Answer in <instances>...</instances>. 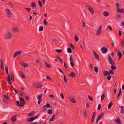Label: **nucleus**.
<instances>
[{
    "mask_svg": "<svg viewBox=\"0 0 124 124\" xmlns=\"http://www.w3.org/2000/svg\"><path fill=\"white\" fill-rule=\"evenodd\" d=\"M46 107L47 108H50L51 105L49 103H47L46 105H44L43 107V109L42 110V111L43 112H45L47 110Z\"/></svg>",
    "mask_w": 124,
    "mask_h": 124,
    "instance_id": "4",
    "label": "nucleus"
},
{
    "mask_svg": "<svg viewBox=\"0 0 124 124\" xmlns=\"http://www.w3.org/2000/svg\"><path fill=\"white\" fill-rule=\"evenodd\" d=\"M3 101L4 103L8 104V101L5 99H3Z\"/></svg>",
    "mask_w": 124,
    "mask_h": 124,
    "instance_id": "51",
    "label": "nucleus"
},
{
    "mask_svg": "<svg viewBox=\"0 0 124 124\" xmlns=\"http://www.w3.org/2000/svg\"><path fill=\"white\" fill-rule=\"evenodd\" d=\"M35 113V111H33L28 114V116H32Z\"/></svg>",
    "mask_w": 124,
    "mask_h": 124,
    "instance_id": "18",
    "label": "nucleus"
},
{
    "mask_svg": "<svg viewBox=\"0 0 124 124\" xmlns=\"http://www.w3.org/2000/svg\"><path fill=\"white\" fill-rule=\"evenodd\" d=\"M109 72V75H110V74H112L113 75H114V73L113 71L112 70H110Z\"/></svg>",
    "mask_w": 124,
    "mask_h": 124,
    "instance_id": "32",
    "label": "nucleus"
},
{
    "mask_svg": "<svg viewBox=\"0 0 124 124\" xmlns=\"http://www.w3.org/2000/svg\"><path fill=\"white\" fill-rule=\"evenodd\" d=\"M87 8L88 10L89 11L90 13L92 14H93L94 13V11L93 9L89 6H87Z\"/></svg>",
    "mask_w": 124,
    "mask_h": 124,
    "instance_id": "9",
    "label": "nucleus"
},
{
    "mask_svg": "<svg viewBox=\"0 0 124 124\" xmlns=\"http://www.w3.org/2000/svg\"><path fill=\"white\" fill-rule=\"evenodd\" d=\"M19 72L20 74V75L22 76V77L23 78V72L22 71L20 70H19Z\"/></svg>",
    "mask_w": 124,
    "mask_h": 124,
    "instance_id": "41",
    "label": "nucleus"
},
{
    "mask_svg": "<svg viewBox=\"0 0 124 124\" xmlns=\"http://www.w3.org/2000/svg\"><path fill=\"white\" fill-rule=\"evenodd\" d=\"M108 60V61L109 62H110V61L112 60V59L110 55H108L107 58Z\"/></svg>",
    "mask_w": 124,
    "mask_h": 124,
    "instance_id": "27",
    "label": "nucleus"
},
{
    "mask_svg": "<svg viewBox=\"0 0 124 124\" xmlns=\"http://www.w3.org/2000/svg\"><path fill=\"white\" fill-rule=\"evenodd\" d=\"M0 62L1 63V69L3 70H4V67L3 66V61L2 60H0Z\"/></svg>",
    "mask_w": 124,
    "mask_h": 124,
    "instance_id": "19",
    "label": "nucleus"
},
{
    "mask_svg": "<svg viewBox=\"0 0 124 124\" xmlns=\"http://www.w3.org/2000/svg\"><path fill=\"white\" fill-rule=\"evenodd\" d=\"M70 47L73 49H74L75 47L72 44L70 43Z\"/></svg>",
    "mask_w": 124,
    "mask_h": 124,
    "instance_id": "61",
    "label": "nucleus"
},
{
    "mask_svg": "<svg viewBox=\"0 0 124 124\" xmlns=\"http://www.w3.org/2000/svg\"><path fill=\"white\" fill-rule=\"evenodd\" d=\"M94 70L96 73H97L98 72V69L97 67L95 66L94 67Z\"/></svg>",
    "mask_w": 124,
    "mask_h": 124,
    "instance_id": "36",
    "label": "nucleus"
},
{
    "mask_svg": "<svg viewBox=\"0 0 124 124\" xmlns=\"http://www.w3.org/2000/svg\"><path fill=\"white\" fill-rule=\"evenodd\" d=\"M42 86V85L41 84H38L37 86V88H41Z\"/></svg>",
    "mask_w": 124,
    "mask_h": 124,
    "instance_id": "52",
    "label": "nucleus"
},
{
    "mask_svg": "<svg viewBox=\"0 0 124 124\" xmlns=\"http://www.w3.org/2000/svg\"><path fill=\"white\" fill-rule=\"evenodd\" d=\"M105 97V94L104 93L101 96V99L102 100H104Z\"/></svg>",
    "mask_w": 124,
    "mask_h": 124,
    "instance_id": "39",
    "label": "nucleus"
},
{
    "mask_svg": "<svg viewBox=\"0 0 124 124\" xmlns=\"http://www.w3.org/2000/svg\"><path fill=\"white\" fill-rule=\"evenodd\" d=\"M14 31L15 32H17L19 30V28L17 27H16L13 29Z\"/></svg>",
    "mask_w": 124,
    "mask_h": 124,
    "instance_id": "23",
    "label": "nucleus"
},
{
    "mask_svg": "<svg viewBox=\"0 0 124 124\" xmlns=\"http://www.w3.org/2000/svg\"><path fill=\"white\" fill-rule=\"evenodd\" d=\"M4 97L6 99H7L8 100H9L10 99V98L8 97L7 95H4Z\"/></svg>",
    "mask_w": 124,
    "mask_h": 124,
    "instance_id": "44",
    "label": "nucleus"
},
{
    "mask_svg": "<svg viewBox=\"0 0 124 124\" xmlns=\"http://www.w3.org/2000/svg\"><path fill=\"white\" fill-rule=\"evenodd\" d=\"M5 69L6 73H7V74L8 75V67L7 66L5 67Z\"/></svg>",
    "mask_w": 124,
    "mask_h": 124,
    "instance_id": "38",
    "label": "nucleus"
},
{
    "mask_svg": "<svg viewBox=\"0 0 124 124\" xmlns=\"http://www.w3.org/2000/svg\"><path fill=\"white\" fill-rule=\"evenodd\" d=\"M57 57L61 63H63V60L59 56H57Z\"/></svg>",
    "mask_w": 124,
    "mask_h": 124,
    "instance_id": "31",
    "label": "nucleus"
},
{
    "mask_svg": "<svg viewBox=\"0 0 124 124\" xmlns=\"http://www.w3.org/2000/svg\"><path fill=\"white\" fill-rule=\"evenodd\" d=\"M43 26H40L39 27V31H43Z\"/></svg>",
    "mask_w": 124,
    "mask_h": 124,
    "instance_id": "49",
    "label": "nucleus"
},
{
    "mask_svg": "<svg viewBox=\"0 0 124 124\" xmlns=\"http://www.w3.org/2000/svg\"><path fill=\"white\" fill-rule=\"evenodd\" d=\"M107 29L108 30H109L111 31L112 30V28L110 26H108L107 27Z\"/></svg>",
    "mask_w": 124,
    "mask_h": 124,
    "instance_id": "48",
    "label": "nucleus"
},
{
    "mask_svg": "<svg viewBox=\"0 0 124 124\" xmlns=\"http://www.w3.org/2000/svg\"><path fill=\"white\" fill-rule=\"evenodd\" d=\"M6 13L7 17L10 18L11 16V13L10 11L8 9H6L5 10Z\"/></svg>",
    "mask_w": 124,
    "mask_h": 124,
    "instance_id": "3",
    "label": "nucleus"
},
{
    "mask_svg": "<svg viewBox=\"0 0 124 124\" xmlns=\"http://www.w3.org/2000/svg\"><path fill=\"white\" fill-rule=\"evenodd\" d=\"M109 14V13L107 11H104L103 13V15L105 17L108 16Z\"/></svg>",
    "mask_w": 124,
    "mask_h": 124,
    "instance_id": "22",
    "label": "nucleus"
},
{
    "mask_svg": "<svg viewBox=\"0 0 124 124\" xmlns=\"http://www.w3.org/2000/svg\"><path fill=\"white\" fill-rule=\"evenodd\" d=\"M55 115H53L52 117L49 120V121H53L55 119Z\"/></svg>",
    "mask_w": 124,
    "mask_h": 124,
    "instance_id": "20",
    "label": "nucleus"
},
{
    "mask_svg": "<svg viewBox=\"0 0 124 124\" xmlns=\"http://www.w3.org/2000/svg\"><path fill=\"white\" fill-rule=\"evenodd\" d=\"M52 111L51 109H49L48 111V113L49 114H51L52 113Z\"/></svg>",
    "mask_w": 124,
    "mask_h": 124,
    "instance_id": "63",
    "label": "nucleus"
},
{
    "mask_svg": "<svg viewBox=\"0 0 124 124\" xmlns=\"http://www.w3.org/2000/svg\"><path fill=\"white\" fill-rule=\"evenodd\" d=\"M19 94L21 96H22L23 95V92L20 91H18Z\"/></svg>",
    "mask_w": 124,
    "mask_h": 124,
    "instance_id": "37",
    "label": "nucleus"
},
{
    "mask_svg": "<svg viewBox=\"0 0 124 124\" xmlns=\"http://www.w3.org/2000/svg\"><path fill=\"white\" fill-rule=\"evenodd\" d=\"M96 115V112H94L93 113L91 119V122L93 123L94 121L95 117Z\"/></svg>",
    "mask_w": 124,
    "mask_h": 124,
    "instance_id": "12",
    "label": "nucleus"
},
{
    "mask_svg": "<svg viewBox=\"0 0 124 124\" xmlns=\"http://www.w3.org/2000/svg\"><path fill=\"white\" fill-rule=\"evenodd\" d=\"M55 51L56 52L58 53H60L62 51V50L61 49H56Z\"/></svg>",
    "mask_w": 124,
    "mask_h": 124,
    "instance_id": "50",
    "label": "nucleus"
},
{
    "mask_svg": "<svg viewBox=\"0 0 124 124\" xmlns=\"http://www.w3.org/2000/svg\"><path fill=\"white\" fill-rule=\"evenodd\" d=\"M16 117L15 116H13L11 118L13 122H15L16 121Z\"/></svg>",
    "mask_w": 124,
    "mask_h": 124,
    "instance_id": "26",
    "label": "nucleus"
},
{
    "mask_svg": "<svg viewBox=\"0 0 124 124\" xmlns=\"http://www.w3.org/2000/svg\"><path fill=\"white\" fill-rule=\"evenodd\" d=\"M59 111L58 110H57L55 112V115L56 116H58V115L59 114Z\"/></svg>",
    "mask_w": 124,
    "mask_h": 124,
    "instance_id": "53",
    "label": "nucleus"
},
{
    "mask_svg": "<svg viewBox=\"0 0 124 124\" xmlns=\"http://www.w3.org/2000/svg\"><path fill=\"white\" fill-rule=\"evenodd\" d=\"M11 79L12 81H13L14 80V75L12 73L11 74Z\"/></svg>",
    "mask_w": 124,
    "mask_h": 124,
    "instance_id": "40",
    "label": "nucleus"
},
{
    "mask_svg": "<svg viewBox=\"0 0 124 124\" xmlns=\"http://www.w3.org/2000/svg\"><path fill=\"white\" fill-rule=\"evenodd\" d=\"M43 23H44V24L46 25V26L47 25V21H46V19H45L44 20V21H43Z\"/></svg>",
    "mask_w": 124,
    "mask_h": 124,
    "instance_id": "34",
    "label": "nucleus"
},
{
    "mask_svg": "<svg viewBox=\"0 0 124 124\" xmlns=\"http://www.w3.org/2000/svg\"><path fill=\"white\" fill-rule=\"evenodd\" d=\"M39 114H38L35 116H33L31 118H28L27 120V121L29 122H33L34 120L38 118L39 116Z\"/></svg>",
    "mask_w": 124,
    "mask_h": 124,
    "instance_id": "2",
    "label": "nucleus"
},
{
    "mask_svg": "<svg viewBox=\"0 0 124 124\" xmlns=\"http://www.w3.org/2000/svg\"><path fill=\"white\" fill-rule=\"evenodd\" d=\"M64 80L65 83H67V80L65 76V75H64Z\"/></svg>",
    "mask_w": 124,
    "mask_h": 124,
    "instance_id": "54",
    "label": "nucleus"
},
{
    "mask_svg": "<svg viewBox=\"0 0 124 124\" xmlns=\"http://www.w3.org/2000/svg\"><path fill=\"white\" fill-rule=\"evenodd\" d=\"M67 51L69 53H71L72 52L71 49L70 47L68 48Z\"/></svg>",
    "mask_w": 124,
    "mask_h": 124,
    "instance_id": "35",
    "label": "nucleus"
},
{
    "mask_svg": "<svg viewBox=\"0 0 124 124\" xmlns=\"http://www.w3.org/2000/svg\"><path fill=\"white\" fill-rule=\"evenodd\" d=\"M106 78L107 80H110L111 79V77L109 75L107 76Z\"/></svg>",
    "mask_w": 124,
    "mask_h": 124,
    "instance_id": "45",
    "label": "nucleus"
},
{
    "mask_svg": "<svg viewBox=\"0 0 124 124\" xmlns=\"http://www.w3.org/2000/svg\"><path fill=\"white\" fill-rule=\"evenodd\" d=\"M38 4H39V6L40 7H41L42 6V3L39 0H38Z\"/></svg>",
    "mask_w": 124,
    "mask_h": 124,
    "instance_id": "42",
    "label": "nucleus"
},
{
    "mask_svg": "<svg viewBox=\"0 0 124 124\" xmlns=\"http://www.w3.org/2000/svg\"><path fill=\"white\" fill-rule=\"evenodd\" d=\"M109 63L111 65H115V63L112 60H111L110 62H109Z\"/></svg>",
    "mask_w": 124,
    "mask_h": 124,
    "instance_id": "29",
    "label": "nucleus"
},
{
    "mask_svg": "<svg viewBox=\"0 0 124 124\" xmlns=\"http://www.w3.org/2000/svg\"><path fill=\"white\" fill-rule=\"evenodd\" d=\"M75 40L76 42H78L79 40V38L76 35H75Z\"/></svg>",
    "mask_w": 124,
    "mask_h": 124,
    "instance_id": "30",
    "label": "nucleus"
},
{
    "mask_svg": "<svg viewBox=\"0 0 124 124\" xmlns=\"http://www.w3.org/2000/svg\"><path fill=\"white\" fill-rule=\"evenodd\" d=\"M124 113V109H121L120 112V113Z\"/></svg>",
    "mask_w": 124,
    "mask_h": 124,
    "instance_id": "64",
    "label": "nucleus"
},
{
    "mask_svg": "<svg viewBox=\"0 0 124 124\" xmlns=\"http://www.w3.org/2000/svg\"><path fill=\"white\" fill-rule=\"evenodd\" d=\"M101 104H98V108H97V110H100L101 109Z\"/></svg>",
    "mask_w": 124,
    "mask_h": 124,
    "instance_id": "59",
    "label": "nucleus"
},
{
    "mask_svg": "<svg viewBox=\"0 0 124 124\" xmlns=\"http://www.w3.org/2000/svg\"><path fill=\"white\" fill-rule=\"evenodd\" d=\"M46 78L47 80H52L51 78L49 76H46Z\"/></svg>",
    "mask_w": 124,
    "mask_h": 124,
    "instance_id": "58",
    "label": "nucleus"
},
{
    "mask_svg": "<svg viewBox=\"0 0 124 124\" xmlns=\"http://www.w3.org/2000/svg\"><path fill=\"white\" fill-rule=\"evenodd\" d=\"M60 96L61 97L62 99H64V96L63 95L62 93H60Z\"/></svg>",
    "mask_w": 124,
    "mask_h": 124,
    "instance_id": "62",
    "label": "nucleus"
},
{
    "mask_svg": "<svg viewBox=\"0 0 124 124\" xmlns=\"http://www.w3.org/2000/svg\"><path fill=\"white\" fill-rule=\"evenodd\" d=\"M7 81L8 82V83L10 85H11V81L10 79V75H8V77H7Z\"/></svg>",
    "mask_w": 124,
    "mask_h": 124,
    "instance_id": "11",
    "label": "nucleus"
},
{
    "mask_svg": "<svg viewBox=\"0 0 124 124\" xmlns=\"http://www.w3.org/2000/svg\"><path fill=\"white\" fill-rule=\"evenodd\" d=\"M115 122L116 123H117L118 124H121V120L120 119H116L115 120Z\"/></svg>",
    "mask_w": 124,
    "mask_h": 124,
    "instance_id": "21",
    "label": "nucleus"
},
{
    "mask_svg": "<svg viewBox=\"0 0 124 124\" xmlns=\"http://www.w3.org/2000/svg\"><path fill=\"white\" fill-rule=\"evenodd\" d=\"M116 51L118 55L119 56L122 57V54L121 51H120L118 49H116Z\"/></svg>",
    "mask_w": 124,
    "mask_h": 124,
    "instance_id": "14",
    "label": "nucleus"
},
{
    "mask_svg": "<svg viewBox=\"0 0 124 124\" xmlns=\"http://www.w3.org/2000/svg\"><path fill=\"white\" fill-rule=\"evenodd\" d=\"M31 6L33 8H35L36 6V4L35 2H31Z\"/></svg>",
    "mask_w": 124,
    "mask_h": 124,
    "instance_id": "28",
    "label": "nucleus"
},
{
    "mask_svg": "<svg viewBox=\"0 0 124 124\" xmlns=\"http://www.w3.org/2000/svg\"><path fill=\"white\" fill-rule=\"evenodd\" d=\"M101 50L102 52L104 53H106L107 51V49L105 47V46H103L101 48Z\"/></svg>",
    "mask_w": 124,
    "mask_h": 124,
    "instance_id": "13",
    "label": "nucleus"
},
{
    "mask_svg": "<svg viewBox=\"0 0 124 124\" xmlns=\"http://www.w3.org/2000/svg\"><path fill=\"white\" fill-rule=\"evenodd\" d=\"M70 61L71 62H72L73 61V59L72 55H70Z\"/></svg>",
    "mask_w": 124,
    "mask_h": 124,
    "instance_id": "56",
    "label": "nucleus"
},
{
    "mask_svg": "<svg viewBox=\"0 0 124 124\" xmlns=\"http://www.w3.org/2000/svg\"><path fill=\"white\" fill-rule=\"evenodd\" d=\"M70 101L74 103H75L76 102L75 100L72 97H70Z\"/></svg>",
    "mask_w": 124,
    "mask_h": 124,
    "instance_id": "25",
    "label": "nucleus"
},
{
    "mask_svg": "<svg viewBox=\"0 0 124 124\" xmlns=\"http://www.w3.org/2000/svg\"><path fill=\"white\" fill-rule=\"evenodd\" d=\"M111 68L112 70H115L116 69V67L114 65H112L111 66Z\"/></svg>",
    "mask_w": 124,
    "mask_h": 124,
    "instance_id": "43",
    "label": "nucleus"
},
{
    "mask_svg": "<svg viewBox=\"0 0 124 124\" xmlns=\"http://www.w3.org/2000/svg\"><path fill=\"white\" fill-rule=\"evenodd\" d=\"M121 17V16L119 14H117V17H116V18L118 19V18H120Z\"/></svg>",
    "mask_w": 124,
    "mask_h": 124,
    "instance_id": "60",
    "label": "nucleus"
},
{
    "mask_svg": "<svg viewBox=\"0 0 124 124\" xmlns=\"http://www.w3.org/2000/svg\"><path fill=\"white\" fill-rule=\"evenodd\" d=\"M83 113L84 116H85V117L86 118L87 117V114L86 112L85 111H84L83 112Z\"/></svg>",
    "mask_w": 124,
    "mask_h": 124,
    "instance_id": "55",
    "label": "nucleus"
},
{
    "mask_svg": "<svg viewBox=\"0 0 124 124\" xmlns=\"http://www.w3.org/2000/svg\"><path fill=\"white\" fill-rule=\"evenodd\" d=\"M121 46H124V41L123 40H122L121 42Z\"/></svg>",
    "mask_w": 124,
    "mask_h": 124,
    "instance_id": "57",
    "label": "nucleus"
},
{
    "mask_svg": "<svg viewBox=\"0 0 124 124\" xmlns=\"http://www.w3.org/2000/svg\"><path fill=\"white\" fill-rule=\"evenodd\" d=\"M8 3V5H9L10 7H12L13 6L14 4L12 3V2H9Z\"/></svg>",
    "mask_w": 124,
    "mask_h": 124,
    "instance_id": "47",
    "label": "nucleus"
},
{
    "mask_svg": "<svg viewBox=\"0 0 124 124\" xmlns=\"http://www.w3.org/2000/svg\"><path fill=\"white\" fill-rule=\"evenodd\" d=\"M88 97L89 98V100L90 101H92L93 100V99L91 96L89 95H88Z\"/></svg>",
    "mask_w": 124,
    "mask_h": 124,
    "instance_id": "46",
    "label": "nucleus"
},
{
    "mask_svg": "<svg viewBox=\"0 0 124 124\" xmlns=\"http://www.w3.org/2000/svg\"><path fill=\"white\" fill-rule=\"evenodd\" d=\"M104 115L103 113H101L99 115L97 119L100 120L103 116Z\"/></svg>",
    "mask_w": 124,
    "mask_h": 124,
    "instance_id": "16",
    "label": "nucleus"
},
{
    "mask_svg": "<svg viewBox=\"0 0 124 124\" xmlns=\"http://www.w3.org/2000/svg\"><path fill=\"white\" fill-rule=\"evenodd\" d=\"M5 39H10L12 37V35L10 33L8 32L5 35Z\"/></svg>",
    "mask_w": 124,
    "mask_h": 124,
    "instance_id": "5",
    "label": "nucleus"
},
{
    "mask_svg": "<svg viewBox=\"0 0 124 124\" xmlns=\"http://www.w3.org/2000/svg\"><path fill=\"white\" fill-rule=\"evenodd\" d=\"M113 103H112V102H110L108 105V108L109 109L110 108H111V106L113 105Z\"/></svg>",
    "mask_w": 124,
    "mask_h": 124,
    "instance_id": "33",
    "label": "nucleus"
},
{
    "mask_svg": "<svg viewBox=\"0 0 124 124\" xmlns=\"http://www.w3.org/2000/svg\"><path fill=\"white\" fill-rule=\"evenodd\" d=\"M92 52L94 55V57L95 59L98 60H99V57L98 55L95 51H93Z\"/></svg>",
    "mask_w": 124,
    "mask_h": 124,
    "instance_id": "8",
    "label": "nucleus"
},
{
    "mask_svg": "<svg viewBox=\"0 0 124 124\" xmlns=\"http://www.w3.org/2000/svg\"><path fill=\"white\" fill-rule=\"evenodd\" d=\"M22 51H19L16 52L13 55V57L15 58L18 55L20 54Z\"/></svg>",
    "mask_w": 124,
    "mask_h": 124,
    "instance_id": "10",
    "label": "nucleus"
},
{
    "mask_svg": "<svg viewBox=\"0 0 124 124\" xmlns=\"http://www.w3.org/2000/svg\"><path fill=\"white\" fill-rule=\"evenodd\" d=\"M76 75L75 73L73 72H71L69 74V76L72 77L74 78L75 76Z\"/></svg>",
    "mask_w": 124,
    "mask_h": 124,
    "instance_id": "15",
    "label": "nucleus"
},
{
    "mask_svg": "<svg viewBox=\"0 0 124 124\" xmlns=\"http://www.w3.org/2000/svg\"><path fill=\"white\" fill-rule=\"evenodd\" d=\"M19 98L20 101L22 102L20 104L19 101H17L16 103L17 106L23 107V98L20 97H19Z\"/></svg>",
    "mask_w": 124,
    "mask_h": 124,
    "instance_id": "1",
    "label": "nucleus"
},
{
    "mask_svg": "<svg viewBox=\"0 0 124 124\" xmlns=\"http://www.w3.org/2000/svg\"><path fill=\"white\" fill-rule=\"evenodd\" d=\"M45 65L48 68H50L51 67V66L49 64H48L47 62H45L44 63Z\"/></svg>",
    "mask_w": 124,
    "mask_h": 124,
    "instance_id": "24",
    "label": "nucleus"
},
{
    "mask_svg": "<svg viewBox=\"0 0 124 124\" xmlns=\"http://www.w3.org/2000/svg\"><path fill=\"white\" fill-rule=\"evenodd\" d=\"M42 95H39L37 97V99L38 100V103L39 105L40 104L41 102L42 101Z\"/></svg>",
    "mask_w": 124,
    "mask_h": 124,
    "instance_id": "6",
    "label": "nucleus"
},
{
    "mask_svg": "<svg viewBox=\"0 0 124 124\" xmlns=\"http://www.w3.org/2000/svg\"><path fill=\"white\" fill-rule=\"evenodd\" d=\"M102 27L101 26H99L98 29L97 30L96 32V35L98 36H99L101 34V30Z\"/></svg>",
    "mask_w": 124,
    "mask_h": 124,
    "instance_id": "7",
    "label": "nucleus"
},
{
    "mask_svg": "<svg viewBox=\"0 0 124 124\" xmlns=\"http://www.w3.org/2000/svg\"><path fill=\"white\" fill-rule=\"evenodd\" d=\"M103 75L105 76L109 75V72L106 71L104 70L103 71Z\"/></svg>",
    "mask_w": 124,
    "mask_h": 124,
    "instance_id": "17",
    "label": "nucleus"
}]
</instances>
